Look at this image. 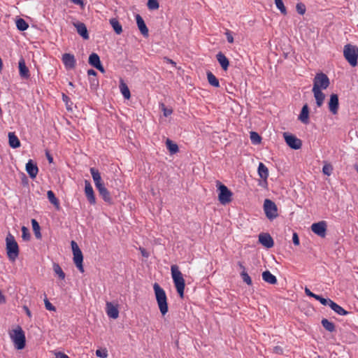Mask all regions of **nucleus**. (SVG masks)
<instances>
[{"instance_id":"a19ab883","label":"nucleus","mask_w":358,"mask_h":358,"mask_svg":"<svg viewBox=\"0 0 358 358\" xmlns=\"http://www.w3.org/2000/svg\"><path fill=\"white\" fill-rule=\"evenodd\" d=\"M250 140L252 143L257 145L261 142V137L257 133L252 131L250 132Z\"/></svg>"},{"instance_id":"79ce46f5","label":"nucleus","mask_w":358,"mask_h":358,"mask_svg":"<svg viewBox=\"0 0 358 358\" xmlns=\"http://www.w3.org/2000/svg\"><path fill=\"white\" fill-rule=\"evenodd\" d=\"M315 299L316 300L319 301L324 306H330L331 303H332V301L331 299H324V298H323L321 296L317 295V296H316V297Z\"/></svg>"},{"instance_id":"a878e982","label":"nucleus","mask_w":358,"mask_h":358,"mask_svg":"<svg viewBox=\"0 0 358 358\" xmlns=\"http://www.w3.org/2000/svg\"><path fill=\"white\" fill-rule=\"evenodd\" d=\"M262 279L271 285H274L277 282V279L269 271H266L262 273Z\"/></svg>"},{"instance_id":"c756f323","label":"nucleus","mask_w":358,"mask_h":358,"mask_svg":"<svg viewBox=\"0 0 358 358\" xmlns=\"http://www.w3.org/2000/svg\"><path fill=\"white\" fill-rule=\"evenodd\" d=\"M99 194L102 196L103 199L105 201L109 202L110 201V195L108 189L105 187L104 185L97 188Z\"/></svg>"},{"instance_id":"de8ad7c7","label":"nucleus","mask_w":358,"mask_h":358,"mask_svg":"<svg viewBox=\"0 0 358 358\" xmlns=\"http://www.w3.org/2000/svg\"><path fill=\"white\" fill-rule=\"evenodd\" d=\"M161 108L163 111V114L165 117H168L169 115H171L173 113V110L171 108H168L165 106L164 104L162 103L161 104Z\"/></svg>"},{"instance_id":"4468645a","label":"nucleus","mask_w":358,"mask_h":358,"mask_svg":"<svg viewBox=\"0 0 358 358\" xmlns=\"http://www.w3.org/2000/svg\"><path fill=\"white\" fill-rule=\"evenodd\" d=\"M85 194L88 201L91 204H95L96 198L91 183L88 180L85 181Z\"/></svg>"},{"instance_id":"39448f33","label":"nucleus","mask_w":358,"mask_h":358,"mask_svg":"<svg viewBox=\"0 0 358 358\" xmlns=\"http://www.w3.org/2000/svg\"><path fill=\"white\" fill-rule=\"evenodd\" d=\"M6 252L8 259L14 262L19 255V247L14 236L8 234L6 238Z\"/></svg>"},{"instance_id":"6e6552de","label":"nucleus","mask_w":358,"mask_h":358,"mask_svg":"<svg viewBox=\"0 0 358 358\" xmlns=\"http://www.w3.org/2000/svg\"><path fill=\"white\" fill-rule=\"evenodd\" d=\"M219 190V201L222 204H226L231 201L232 193L224 185L220 182L217 183Z\"/></svg>"},{"instance_id":"bf43d9fd","label":"nucleus","mask_w":358,"mask_h":358,"mask_svg":"<svg viewBox=\"0 0 358 358\" xmlns=\"http://www.w3.org/2000/svg\"><path fill=\"white\" fill-rule=\"evenodd\" d=\"M274 352L277 354H280L282 352V350L281 349L280 347H275L274 349H273Z\"/></svg>"},{"instance_id":"8fccbe9b","label":"nucleus","mask_w":358,"mask_h":358,"mask_svg":"<svg viewBox=\"0 0 358 358\" xmlns=\"http://www.w3.org/2000/svg\"><path fill=\"white\" fill-rule=\"evenodd\" d=\"M22 238L24 240H27L29 238V234L28 233V230L25 227H22Z\"/></svg>"},{"instance_id":"c03bdc74","label":"nucleus","mask_w":358,"mask_h":358,"mask_svg":"<svg viewBox=\"0 0 358 358\" xmlns=\"http://www.w3.org/2000/svg\"><path fill=\"white\" fill-rule=\"evenodd\" d=\"M96 355L100 358H106L108 357V350L106 348L98 349L96 351Z\"/></svg>"},{"instance_id":"aec40b11","label":"nucleus","mask_w":358,"mask_h":358,"mask_svg":"<svg viewBox=\"0 0 358 358\" xmlns=\"http://www.w3.org/2000/svg\"><path fill=\"white\" fill-rule=\"evenodd\" d=\"M90 173L92 174V177L93 178L96 189L104 185L103 183L102 182L101 174L97 169H96L95 168H91Z\"/></svg>"},{"instance_id":"3c124183","label":"nucleus","mask_w":358,"mask_h":358,"mask_svg":"<svg viewBox=\"0 0 358 358\" xmlns=\"http://www.w3.org/2000/svg\"><path fill=\"white\" fill-rule=\"evenodd\" d=\"M225 35L227 36V39L229 43H234V37L230 31H227L225 33Z\"/></svg>"},{"instance_id":"c9c22d12","label":"nucleus","mask_w":358,"mask_h":358,"mask_svg":"<svg viewBox=\"0 0 358 358\" xmlns=\"http://www.w3.org/2000/svg\"><path fill=\"white\" fill-rule=\"evenodd\" d=\"M241 268H243V271L241 273V276L243 280L247 285H250L252 284V280L251 278L249 276V275L247 273V272L245 271V267L240 263L239 264Z\"/></svg>"},{"instance_id":"f3484780","label":"nucleus","mask_w":358,"mask_h":358,"mask_svg":"<svg viewBox=\"0 0 358 358\" xmlns=\"http://www.w3.org/2000/svg\"><path fill=\"white\" fill-rule=\"evenodd\" d=\"M89 64L94 66V68L97 69L98 70H99L101 72L103 73L104 72V69L103 67L102 66L101 64V62H100V58L99 57V55L96 53H92L90 57H89Z\"/></svg>"},{"instance_id":"bb28decb","label":"nucleus","mask_w":358,"mask_h":358,"mask_svg":"<svg viewBox=\"0 0 358 358\" xmlns=\"http://www.w3.org/2000/svg\"><path fill=\"white\" fill-rule=\"evenodd\" d=\"M19 71L21 77L24 78H29V69L26 66L24 61L23 59H21L19 62Z\"/></svg>"},{"instance_id":"473e14b6","label":"nucleus","mask_w":358,"mask_h":358,"mask_svg":"<svg viewBox=\"0 0 358 358\" xmlns=\"http://www.w3.org/2000/svg\"><path fill=\"white\" fill-rule=\"evenodd\" d=\"M166 148L171 154H175L178 151V146L170 139L166 141Z\"/></svg>"},{"instance_id":"1a4fd4ad","label":"nucleus","mask_w":358,"mask_h":358,"mask_svg":"<svg viewBox=\"0 0 358 358\" xmlns=\"http://www.w3.org/2000/svg\"><path fill=\"white\" fill-rule=\"evenodd\" d=\"M264 210L266 216L269 220H273L278 216L277 206L275 203L270 199H265L264 203Z\"/></svg>"},{"instance_id":"72a5a7b5","label":"nucleus","mask_w":358,"mask_h":358,"mask_svg":"<svg viewBox=\"0 0 358 358\" xmlns=\"http://www.w3.org/2000/svg\"><path fill=\"white\" fill-rule=\"evenodd\" d=\"M48 198L51 203H52L57 208H59V203L58 199L56 198L52 191L49 190L47 192Z\"/></svg>"},{"instance_id":"9b49d317","label":"nucleus","mask_w":358,"mask_h":358,"mask_svg":"<svg viewBox=\"0 0 358 358\" xmlns=\"http://www.w3.org/2000/svg\"><path fill=\"white\" fill-rule=\"evenodd\" d=\"M286 143L292 149H299L301 147V141L293 135L284 134Z\"/></svg>"},{"instance_id":"338daca9","label":"nucleus","mask_w":358,"mask_h":358,"mask_svg":"<svg viewBox=\"0 0 358 358\" xmlns=\"http://www.w3.org/2000/svg\"><path fill=\"white\" fill-rule=\"evenodd\" d=\"M357 171L358 172V167L356 168Z\"/></svg>"},{"instance_id":"0eeeda50","label":"nucleus","mask_w":358,"mask_h":358,"mask_svg":"<svg viewBox=\"0 0 358 358\" xmlns=\"http://www.w3.org/2000/svg\"><path fill=\"white\" fill-rule=\"evenodd\" d=\"M73 255V262L76 264V267L78 268V270L81 272H84V267L83 265V253L79 248L78 244L72 241L71 243Z\"/></svg>"},{"instance_id":"49530a36","label":"nucleus","mask_w":358,"mask_h":358,"mask_svg":"<svg viewBox=\"0 0 358 358\" xmlns=\"http://www.w3.org/2000/svg\"><path fill=\"white\" fill-rule=\"evenodd\" d=\"M296 11L300 15H303L306 13V6L302 3H298L296 6Z\"/></svg>"},{"instance_id":"4c0bfd02","label":"nucleus","mask_w":358,"mask_h":358,"mask_svg":"<svg viewBox=\"0 0 358 358\" xmlns=\"http://www.w3.org/2000/svg\"><path fill=\"white\" fill-rule=\"evenodd\" d=\"M322 326L329 331L330 332H332L334 331L335 329V326L334 324L329 322L328 320L327 319H323L322 320Z\"/></svg>"},{"instance_id":"393cba45","label":"nucleus","mask_w":358,"mask_h":358,"mask_svg":"<svg viewBox=\"0 0 358 358\" xmlns=\"http://www.w3.org/2000/svg\"><path fill=\"white\" fill-rule=\"evenodd\" d=\"M120 90L124 99H129L131 97L129 89L122 79L120 81Z\"/></svg>"},{"instance_id":"6ab92c4d","label":"nucleus","mask_w":358,"mask_h":358,"mask_svg":"<svg viewBox=\"0 0 358 358\" xmlns=\"http://www.w3.org/2000/svg\"><path fill=\"white\" fill-rule=\"evenodd\" d=\"M26 171L30 178H35L38 174V169L32 160H29L26 164Z\"/></svg>"},{"instance_id":"dca6fc26","label":"nucleus","mask_w":358,"mask_h":358,"mask_svg":"<svg viewBox=\"0 0 358 358\" xmlns=\"http://www.w3.org/2000/svg\"><path fill=\"white\" fill-rule=\"evenodd\" d=\"M106 312L107 315L112 319H117L119 316L117 306L111 302H107L106 304Z\"/></svg>"},{"instance_id":"f257e3e1","label":"nucleus","mask_w":358,"mask_h":358,"mask_svg":"<svg viewBox=\"0 0 358 358\" xmlns=\"http://www.w3.org/2000/svg\"><path fill=\"white\" fill-rule=\"evenodd\" d=\"M330 85V80L328 76L323 73H318L313 79V85L312 92L316 101L317 107H321L325 99V94L322 92L328 88Z\"/></svg>"},{"instance_id":"2f4dec72","label":"nucleus","mask_w":358,"mask_h":358,"mask_svg":"<svg viewBox=\"0 0 358 358\" xmlns=\"http://www.w3.org/2000/svg\"><path fill=\"white\" fill-rule=\"evenodd\" d=\"M52 268L55 273L59 277V278L61 280H64L66 275L62 269L61 266L58 264L54 263Z\"/></svg>"},{"instance_id":"58836bf2","label":"nucleus","mask_w":358,"mask_h":358,"mask_svg":"<svg viewBox=\"0 0 358 358\" xmlns=\"http://www.w3.org/2000/svg\"><path fill=\"white\" fill-rule=\"evenodd\" d=\"M16 27L20 31H25L28 28V24L23 19L20 18L16 21Z\"/></svg>"},{"instance_id":"c85d7f7f","label":"nucleus","mask_w":358,"mask_h":358,"mask_svg":"<svg viewBox=\"0 0 358 358\" xmlns=\"http://www.w3.org/2000/svg\"><path fill=\"white\" fill-rule=\"evenodd\" d=\"M110 24L117 34H120L122 32V25L120 24L117 20H116L115 18L110 19Z\"/></svg>"},{"instance_id":"680f3d73","label":"nucleus","mask_w":358,"mask_h":358,"mask_svg":"<svg viewBox=\"0 0 358 358\" xmlns=\"http://www.w3.org/2000/svg\"><path fill=\"white\" fill-rule=\"evenodd\" d=\"M141 254L144 257H148V253L145 251V250L141 248Z\"/></svg>"},{"instance_id":"09e8293b","label":"nucleus","mask_w":358,"mask_h":358,"mask_svg":"<svg viewBox=\"0 0 358 358\" xmlns=\"http://www.w3.org/2000/svg\"><path fill=\"white\" fill-rule=\"evenodd\" d=\"M44 302H45V308L47 310H50V311L55 310V306L48 299H45Z\"/></svg>"},{"instance_id":"0e129e2a","label":"nucleus","mask_w":358,"mask_h":358,"mask_svg":"<svg viewBox=\"0 0 358 358\" xmlns=\"http://www.w3.org/2000/svg\"><path fill=\"white\" fill-rule=\"evenodd\" d=\"M69 85L70 86H71V87H73V83H72L71 82H69Z\"/></svg>"},{"instance_id":"13d9d810","label":"nucleus","mask_w":358,"mask_h":358,"mask_svg":"<svg viewBox=\"0 0 358 358\" xmlns=\"http://www.w3.org/2000/svg\"><path fill=\"white\" fill-rule=\"evenodd\" d=\"M73 3L76 5L83 6V0H71Z\"/></svg>"},{"instance_id":"7c9ffc66","label":"nucleus","mask_w":358,"mask_h":358,"mask_svg":"<svg viewBox=\"0 0 358 358\" xmlns=\"http://www.w3.org/2000/svg\"><path fill=\"white\" fill-rule=\"evenodd\" d=\"M334 312L340 315H345L348 313L345 310H344L341 306L336 303L332 301V303H331L329 306Z\"/></svg>"},{"instance_id":"ea45409f","label":"nucleus","mask_w":358,"mask_h":358,"mask_svg":"<svg viewBox=\"0 0 358 358\" xmlns=\"http://www.w3.org/2000/svg\"><path fill=\"white\" fill-rule=\"evenodd\" d=\"M274 2L277 8L281 12V13L283 15H286L287 10L282 0H274Z\"/></svg>"},{"instance_id":"7ed1b4c3","label":"nucleus","mask_w":358,"mask_h":358,"mask_svg":"<svg viewBox=\"0 0 358 358\" xmlns=\"http://www.w3.org/2000/svg\"><path fill=\"white\" fill-rule=\"evenodd\" d=\"M156 300L162 315L168 312L167 298L164 290L157 284L153 285Z\"/></svg>"},{"instance_id":"b1692460","label":"nucleus","mask_w":358,"mask_h":358,"mask_svg":"<svg viewBox=\"0 0 358 358\" xmlns=\"http://www.w3.org/2000/svg\"><path fill=\"white\" fill-rule=\"evenodd\" d=\"M9 145L13 148H17L20 146V141L14 132L8 133Z\"/></svg>"},{"instance_id":"9d476101","label":"nucleus","mask_w":358,"mask_h":358,"mask_svg":"<svg viewBox=\"0 0 358 358\" xmlns=\"http://www.w3.org/2000/svg\"><path fill=\"white\" fill-rule=\"evenodd\" d=\"M311 230L317 236L324 237L327 231V224L324 221L313 223L311 225Z\"/></svg>"},{"instance_id":"4be33fe9","label":"nucleus","mask_w":358,"mask_h":358,"mask_svg":"<svg viewBox=\"0 0 358 358\" xmlns=\"http://www.w3.org/2000/svg\"><path fill=\"white\" fill-rule=\"evenodd\" d=\"M298 119L303 124L309 123V109L307 104H305L301 109Z\"/></svg>"},{"instance_id":"20e7f679","label":"nucleus","mask_w":358,"mask_h":358,"mask_svg":"<svg viewBox=\"0 0 358 358\" xmlns=\"http://www.w3.org/2000/svg\"><path fill=\"white\" fill-rule=\"evenodd\" d=\"M9 336L13 341L14 346L17 350H22L25 346V335L19 326L9 331Z\"/></svg>"},{"instance_id":"5fc2aeb1","label":"nucleus","mask_w":358,"mask_h":358,"mask_svg":"<svg viewBox=\"0 0 358 358\" xmlns=\"http://www.w3.org/2000/svg\"><path fill=\"white\" fill-rule=\"evenodd\" d=\"M55 358H69L66 354L58 352L55 353Z\"/></svg>"},{"instance_id":"423d86ee","label":"nucleus","mask_w":358,"mask_h":358,"mask_svg":"<svg viewBox=\"0 0 358 358\" xmlns=\"http://www.w3.org/2000/svg\"><path fill=\"white\" fill-rule=\"evenodd\" d=\"M343 55L345 59L352 66L357 65L358 48L356 45L347 44L343 48Z\"/></svg>"},{"instance_id":"f8f14e48","label":"nucleus","mask_w":358,"mask_h":358,"mask_svg":"<svg viewBox=\"0 0 358 358\" xmlns=\"http://www.w3.org/2000/svg\"><path fill=\"white\" fill-rule=\"evenodd\" d=\"M328 107L329 111L333 115H336L338 111L339 108V102H338V96L336 94H332L330 96L329 101L328 102Z\"/></svg>"},{"instance_id":"412c9836","label":"nucleus","mask_w":358,"mask_h":358,"mask_svg":"<svg viewBox=\"0 0 358 358\" xmlns=\"http://www.w3.org/2000/svg\"><path fill=\"white\" fill-rule=\"evenodd\" d=\"M136 20L137 26L141 31V33L143 36H148V29L146 27V24L143 20V19L141 17V16L138 14L136 15Z\"/></svg>"},{"instance_id":"2eb2a0df","label":"nucleus","mask_w":358,"mask_h":358,"mask_svg":"<svg viewBox=\"0 0 358 358\" xmlns=\"http://www.w3.org/2000/svg\"><path fill=\"white\" fill-rule=\"evenodd\" d=\"M73 25L76 28L78 34L83 38V39L89 38V34L85 24L83 22L76 21L73 22Z\"/></svg>"},{"instance_id":"e433bc0d","label":"nucleus","mask_w":358,"mask_h":358,"mask_svg":"<svg viewBox=\"0 0 358 358\" xmlns=\"http://www.w3.org/2000/svg\"><path fill=\"white\" fill-rule=\"evenodd\" d=\"M31 224H32V228L34 231L36 237L37 238H41V234L40 232V226H39L38 222L36 220L33 219V220H31Z\"/></svg>"},{"instance_id":"f03ea898","label":"nucleus","mask_w":358,"mask_h":358,"mask_svg":"<svg viewBox=\"0 0 358 358\" xmlns=\"http://www.w3.org/2000/svg\"><path fill=\"white\" fill-rule=\"evenodd\" d=\"M171 276L173 283L176 288L177 292L181 298L184 296V289L185 287V280L182 273L180 271L177 265H172L171 266Z\"/></svg>"},{"instance_id":"052dcab7","label":"nucleus","mask_w":358,"mask_h":358,"mask_svg":"<svg viewBox=\"0 0 358 358\" xmlns=\"http://www.w3.org/2000/svg\"><path fill=\"white\" fill-rule=\"evenodd\" d=\"M48 160L50 163H52L53 161V158L50 156V155L48 152H46Z\"/></svg>"},{"instance_id":"4d7b16f0","label":"nucleus","mask_w":358,"mask_h":358,"mask_svg":"<svg viewBox=\"0 0 358 358\" xmlns=\"http://www.w3.org/2000/svg\"><path fill=\"white\" fill-rule=\"evenodd\" d=\"M164 61L166 62V63H169V64H172L173 66H176V62L174 61H173L172 59H169V58H167V57H164Z\"/></svg>"},{"instance_id":"37998d69","label":"nucleus","mask_w":358,"mask_h":358,"mask_svg":"<svg viewBox=\"0 0 358 358\" xmlns=\"http://www.w3.org/2000/svg\"><path fill=\"white\" fill-rule=\"evenodd\" d=\"M333 167L329 164H326L322 168V172L324 175L330 176L332 173Z\"/></svg>"},{"instance_id":"6e6d98bb","label":"nucleus","mask_w":358,"mask_h":358,"mask_svg":"<svg viewBox=\"0 0 358 358\" xmlns=\"http://www.w3.org/2000/svg\"><path fill=\"white\" fill-rule=\"evenodd\" d=\"M23 309L24 310V311H25V313H26L27 315L29 318H31V316H32V315H31V311L29 310V309L27 306H25L23 307Z\"/></svg>"},{"instance_id":"864d4df0","label":"nucleus","mask_w":358,"mask_h":358,"mask_svg":"<svg viewBox=\"0 0 358 358\" xmlns=\"http://www.w3.org/2000/svg\"><path fill=\"white\" fill-rule=\"evenodd\" d=\"M305 293H306V294L307 296H310V297H313V298H314V299H315V298L316 297V296H317V294H315L313 293L312 292H310V290L308 288H307V287H306V288H305Z\"/></svg>"},{"instance_id":"cd10ccee","label":"nucleus","mask_w":358,"mask_h":358,"mask_svg":"<svg viewBox=\"0 0 358 358\" xmlns=\"http://www.w3.org/2000/svg\"><path fill=\"white\" fill-rule=\"evenodd\" d=\"M258 174L259 177L264 180H266L268 176V170L267 167L262 162L259 163L258 166Z\"/></svg>"},{"instance_id":"f704fd0d","label":"nucleus","mask_w":358,"mask_h":358,"mask_svg":"<svg viewBox=\"0 0 358 358\" xmlns=\"http://www.w3.org/2000/svg\"><path fill=\"white\" fill-rule=\"evenodd\" d=\"M207 78L208 83L213 87H218L220 86L219 80L217 78L211 73H207Z\"/></svg>"},{"instance_id":"a211bd4d","label":"nucleus","mask_w":358,"mask_h":358,"mask_svg":"<svg viewBox=\"0 0 358 358\" xmlns=\"http://www.w3.org/2000/svg\"><path fill=\"white\" fill-rule=\"evenodd\" d=\"M259 241L262 245L267 248L273 246V238L268 234H260L259 236Z\"/></svg>"},{"instance_id":"a18cd8bd","label":"nucleus","mask_w":358,"mask_h":358,"mask_svg":"<svg viewBox=\"0 0 358 358\" xmlns=\"http://www.w3.org/2000/svg\"><path fill=\"white\" fill-rule=\"evenodd\" d=\"M159 5L157 0H148V7L149 9L155 10L159 8Z\"/></svg>"},{"instance_id":"5701e85b","label":"nucleus","mask_w":358,"mask_h":358,"mask_svg":"<svg viewBox=\"0 0 358 358\" xmlns=\"http://www.w3.org/2000/svg\"><path fill=\"white\" fill-rule=\"evenodd\" d=\"M216 58L223 70L227 71L229 65V59L222 52H218Z\"/></svg>"},{"instance_id":"69168bd1","label":"nucleus","mask_w":358,"mask_h":358,"mask_svg":"<svg viewBox=\"0 0 358 358\" xmlns=\"http://www.w3.org/2000/svg\"><path fill=\"white\" fill-rule=\"evenodd\" d=\"M64 100H66V98H67L66 96H63Z\"/></svg>"},{"instance_id":"603ef678","label":"nucleus","mask_w":358,"mask_h":358,"mask_svg":"<svg viewBox=\"0 0 358 358\" xmlns=\"http://www.w3.org/2000/svg\"><path fill=\"white\" fill-rule=\"evenodd\" d=\"M292 241L295 245H299V238L296 233L293 234Z\"/></svg>"},{"instance_id":"e2e57ef3","label":"nucleus","mask_w":358,"mask_h":358,"mask_svg":"<svg viewBox=\"0 0 358 358\" xmlns=\"http://www.w3.org/2000/svg\"><path fill=\"white\" fill-rule=\"evenodd\" d=\"M87 73L90 76H91V75L92 76H95L96 75V72L94 70H92V69L88 70Z\"/></svg>"},{"instance_id":"ddd939ff","label":"nucleus","mask_w":358,"mask_h":358,"mask_svg":"<svg viewBox=\"0 0 358 358\" xmlns=\"http://www.w3.org/2000/svg\"><path fill=\"white\" fill-rule=\"evenodd\" d=\"M62 62L67 70L72 69L75 67L76 61L75 57L69 53H65L62 55Z\"/></svg>"}]
</instances>
